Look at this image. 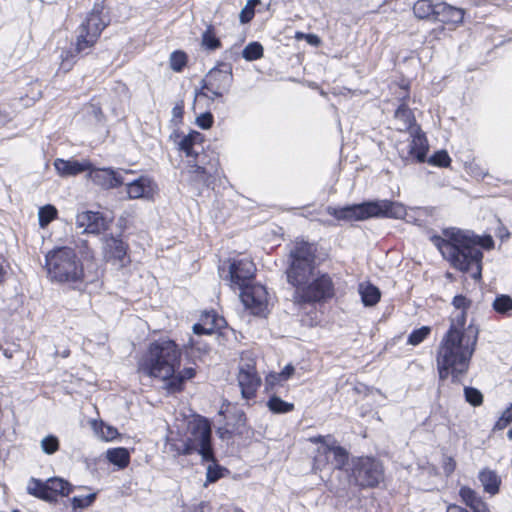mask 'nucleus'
Listing matches in <instances>:
<instances>
[{
	"label": "nucleus",
	"instance_id": "obj_31",
	"mask_svg": "<svg viewBox=\"0 0 512 512\" xmlns=\"http://www.w3.org/2000/svg\"><path fill=\"white\" fill-rule=\"evenodd\" d=\"M107 460L116 465L119 469H124L129 465L130 454L126 448H111L106 451Z\"/></svg>",
	"mask_w": 512,
	"mask_h": 512
},
{
	"label": "nucleus",
	"instance_id": "obj_40",
	"mask_svg": "<svg viewBox=\"0 0 512 512\" xmlns=\"http://www.w3.org/2000/svg\"><path fill=\"white\" fill-rule=\"evenodd\" d=\"M59 446V439L54 435H47L40 442L41 450L47 455L56 453L59 450Z\"/></svg>",
	"mask_w": 512,
	"mask_h": 512
},
{
	"label": "nucleus",
	"instance_id": "obj_33",
	"mask_svg": "<svg viewBox=\"0 0 512 512\" xmlns=\"http://www.w3.org/2000/svg\"><path fill=\"white\" fill-rule=\"evenodd\" d=\"M92 428L94 432L105 441H112L118 436V431L115 427L105 424L102 421H92Z\"/></svg>",
	"mask_w": 512,
	"mask_h": 512
},
{
	"label": "nucleus",
	"instance_id": "obj_24",
	"mask_svg": "<svg viewBox=\"0 0 512 512\" xmlns=\"http://www.w3.org/2000/svg\"><path fill=\"white\" fill-rule=\"evenodd\" d=\"M464 18V10L445 2L438 3V9L436 10L435 21H439L446 24H460Z\"/></svg>",
	"mask_w": 512,
	"mask_h": 512
},
{
	"label": "nucleus",
	"instance_id": "obj_61",
	"mask_svg": "<svg viewBox=\"0 0 512 512\" xmlns=\"http://www.w3.org/2000/svg\"><path fill=\"white\" fill-rule=\"evenodd\" d=\"M305 35H306V34H305V33H303V32H296V34H295V38H296L297 40L305 39Z\"/></svg>",
	"mask_w": 512,
	"mask_h": 512
},
{
	"label": "nucleus",
	"instance_id": "obj_15",
	"mask_svg": "<svg viewBox=\"0 0 512 512\" xmlns=\"http://www.w3.org/2000/svg\"><path fill=\"white\" fill-rule=\"evenodd\" d=\"M244 306L254 315H264L268 305V293L263 285H250L240 290Z\"/></svg>",
	"mask_w": 512,
	"mask_h": 512
},
{
	"label": "nucleus",
	"instance_id": "obj_60",
	"mask_svg": "<svg viewBox=\"0 0 512 512\" xmlns=\"http://www.w3.org/2000/svg\"><path fill=\"white\" fill-rule=\"evenodd\" d=\"M446 512H469V511L459 505L451 504L447 507Z\"/></svg>",
	"mask_w": 512,
	"mask_h": 512
},
{
	"label": "nucleus",
	"instance_id": "obj_53",
	"mask_svg": "<svg viewBox=\"0 0 512 512\" xmlns=\"http://www.w3.org/2000/svg\"><path fill=\"white\" fill-rule=\"evenodd\" d=\"M221 477L220 469L216 465H209L207 468V480L215 482Z\"/></svg>",
	"mask_w": 512,
	"mask_h": 512
},
{
	"label": "nucleus",
	"instance_id": "obj_5",
	"mask_svg": "<svg viewBox=\"0 0 512 512\" xmlns=\"http://www.w3.org/2000/svg\"><path fill=\"white\" fill-rule=\"evenodd\" d=\"M326 212L337 220L362 221L371 217L402 219L406 215V208L399 202L377 200L340 208L328 206Z\"/></svg>",
	"mask_w": 512,
	"mask_h": 512
},
{
	"label": "nucleus",
	"instance_id": "obj_54",
	"mask_svg": "<svg viewBox=\"0 0 512 512\" xmlns=\"http://www.w3.org/2000/svg\"><path fill=\"white\" fill-rule=\"evenodd\" d=\"M184 113V103L183 101H180L175 104V106L172 109V116L174 119L181 120Z\"/></svg>",
	"mask_w": 512,
	"mask_h": 512
},
{
	"label": "nucleus",
	"instance_id": "obj_11",
	"mask_svg": "<svg viewBox=\"0 0 512 512\" xmlns=\"http://www.w3.org/2000/svg\"><path fill=\"white\" fill-rule=\"evenodd\" d=\"M72 491L69 482L62 478L53 477L46 481L31 478L27 484V492L44 501H57L58 497L68 496Z\"/></svg>",
	"mask_w": 512,
	"mask_h": 512
},
{
	"label": "nucleus",
	"instance_id": "obj_6",
	"mask_svg": "<svg viewBox=\"0 0 512 512\" xmlns=\"http://www.w3.org/2000/svg\"><path fill=\"white\" fill-rule=\"evenodd\" d=\"M290 265L286 270L287 281L295 290L314 277L315 249L307 242L296 243L290 252Z\"/></svg>",
	"mask_w": 512,
	"mask_h": 512
},
{
	"label": "nucleus",
	"instance_id": "obj_46",
	"mask_svg": "<svg viewBox=\"0 0 512 512\" xmlns=\"http://www.w3.org/2000/svg\"><path fill=\"white\" fill-rule=\"evenodd\" d=\"M512 422V404L507 407L494 425V430H503Z\"/></svg>",
	"mask_w": 512,
	"mask_h": 512
},
{
	"label": "nucleus",
	"instance_id": "obj_1",
	"mask_svg": "<svg viewBox=\"0 0 512 512\" xmlns=\"http://www.w3.org/2000/svg\"><path fill=\"white\" fill-rule=\"evenodd\" d=\"M444 237L432 236V243L438 248L442 256L450 264L470 276L479 280L482 272L483 253L480 247L490 249L494 242L489 236L481 239L469 231L457 228H448L443 231Z\"/></svg>",
	"mask_w": 512,
	"mask_h": 512
},
{
	"label": "nucleus",
	"instance_id": "obj_29",
	"mask_svg": "<svg viewBox=\"0 0 512 512\" xmlns=\"http://www.w3.org/2000/svg\"><path fill=\"white\" fill-rule=\"evenodd\" d=\"M203 323H196L193 325V332L196 335H210L214 333L215 329L220 327L222 318H217L214 314L207 313L202 318Z\"/></svg>",
	"mask_w": 512,
	"mask_h": 512
},
{
	"label": "nucleus",
	"instance_id": "obj_43",
	"mask_svg": "<svg viewBox=\"0 0 512 512\" xmlns=\"http://www.w3.org/2000/svg\"><path fill=\"white\" fill-rule=\"evenodd\" d=\"M464 395L465 399L468 403H470L473 406H479L483 402V395L482 393L473 387H465L464 388Z\"/></svg>",
	"mask_w": 512,
	"mask_h": 512
},
{
	"label": "nucleus",
	"instance_id": "obj_59",
	"mask_svg": "<svg viewBox=\"0 0 512 512\" xmlns=\"http://www.w3.org/2000/svg\"><path fill=\"white\" fill-rule=\"evenodd\" d=\"M472 511L473 512H491L487 503L484 500L480 504L475 506V508Z\"/></svg>",
	"mask_w": 512,
	"mask_h": 512
},
{
	"label": "nucleus",
	"instance_id": "obj_49",
	"mask_svg": "<svg viewBox=\"0 0 512 512\" xmlns=\"http://www.w3.org/2000/svg\"><path fill=\"white\" fill-rule=\"evenodd\" d=\"M452 304L453 306L461 311H466L470 305H471V301L468 300L465 296L463 295H456L454 298H453V301H452Z\"/></svg>",
	"mask_w": 512,
	"mask_h": 512
},
{
	"label": "nucleus",
	"instance_id": "obj_52",
	"mask_svg": "<svg viewBox=\"0 0 512 512\" xmlns=\"http://www.w3.org/2000/svg\"><path fill=\"white\" fill-rule=\"evenodd\" d=\"M456 469V461L450 457V456H446L444 459H443V470H444V473L447 475V476H450Z\"/></svg>",
	"mask_w": 512,
	"mask_h": 512
},
{
	"label": "nucleus",
	"instance_id": "obj_7",
	"mask_svg": "<svg viewBox=\"0 0 512 512\" xmlns=\"http://www.w3.org/2000/svg\"><path fill=\"white\" fill-rule=\"evenodd\" d=\"M108 24L109 18L104 13L103 4L96 3L78 28L75 45L76 52L82 53L92 48Z\"/></svg>",
	"mask_w": 512,
	"mask_h": 512
},
{
	"label": "nucleus",
	"instance_id": "obj_63",
	"mask_svg": "<svg viewBox=\"0 0 512 512\" xmlns=\"http://www.w3.org/2000/svg\"><path fill=\"white\" fill-rule=\"evenodd\" d=\"M188 346H190L191 348H194L196 346V343L192 338L189 339Z\"/></svg>",
	"mask_w": 512,
	"mask_h": 512
},
{
	"label": "nucleus",
	"instance_id": "obj_50",
	"mask_svg": "<svg viewBox=\"0 0 512 512\" xmlns=\"http://www.w3.org/2000/svg\"><path fill=\"white\" fill-rule=\"evenodd\" d=\"M283 381L284 379L280 373H270L265 379L266 390L272 389L276 385H280Z\"/></svg>",
	"mask_w": 512,
	"mask_h": 512
},
{
	"label": "nucleus",
	"instance_id": "obj_37",
	"mask_svg": "<svg viewBox=\"0 0 512 512\" xmlns=\"http://www.w3.org/2000/svg\"><path fill=\"white\" fill-rule=\"evenodd\" d=\"M267 406L273 413L277 414L288 413L294 409V405L292 403H288L278 396H272L268 400Z\"/></svg>",
	"mask_w": 512,
	"mask_h": 512
},
{
	"label": "nucleus",
	"instance_id": "obj_16",
	"mask_svg": "<svg viewBox=\"0 0 512 512\" xmlns=\"http://www.w3.org/2000/svg\"><path fill=\"white\" fill-rule=\"evenodd\" d=\"M88 172L93 183L107 190L121 186L124 183V174L133 173L125 169L94 168L92 164Z\"/></svg>",
	"mask_w": 512,
	"mask_h": 512
},
{
	"label": "nucleus",
	"instance_id": "obj_9",
	"mask_svg": "<svg viewBox=\"0 0 512 512\" xmlns=\"http://www.w3.org/2000/svg\"><path fill=\"white\" fill-rule=\"evenodd\" d=\"M350 482L361 488H374L384 478L380 461L373 457L352 458L348 469Z\"/></svg>",
	"mask_w": 512,
	"mask_h": 512
},
{
	"label": "nucleus",
	"instance_id": "obj_62",
	"mask_svg": "<svg viewBox=\"0 0 512 512\" xmlns=\"http://www.w3.org/2000/svg\"><path fill=\"white\" fill-rule=\"evenodd\" d=\"M4 275H5V272L3 270V267L0 265V283L3 281Z\"/></svg>",
	"mask_w": 512,
	"mask_h": 512
},
{
	"label": "nucleus",
	"instance_id": "obj_19",
	"mask_svg": "<svg viewBox=\"0 0 512 512\" xmlns=\"http://www.w3.org/2000/svg\"><path fill=\"white\" fill-rule=\"evenodd\" d=\"M76 225L84 233L99 234L106 229V221L99 212L84 211L77 215Z\"/></svg>",
	"mask_w": 512,
	"mask_h": 512
},
{
	"label": "nucleus",
	"instance_id": "obj_22",
	"mask_svg": "<svg viewBox=\"0 0 512 512\" xmlns=\"http://www.w3.org/2000/svg\"><path fill=\"white\" fill-rule=\"evenodd\" d=\"M203 142L204 136L200 132L191 131L179 141L178 148L188 158H199L203 151Z\"/></svg>",
	"mask_w": 512,
	"mask_h": 512
},
{
	"label": "nucleus",
	"instance_id": "obj_23",
	"mask_svg": "<svg viewBox=\"0 0 512 512\" xmlns=\"http://www.w3.org/2000/svg\"><path fill=\"white\" fill-rule=\"evenodd\" d=\"M155 188V183L149 177L141 176L127 184L128 198H149L153 195Z\"/></svg>",
	"mask_w": 512,
	"mask_h": 512
},
{
	"label": "nucleus",
	"instance_id": "obj_3",
	"mask_svg": "<svg viewBox=\"0 0 512 512\" xmlns=\"http://www.w3.org/2000/svg\"><path fill=\"white\" fill-rule=\"evenodd\" d=\"M181 351L170 339H158L151 342L138 363L141 373L168 380L180 366Z\"/></svg>",
	"mask_w": 512,
	"mask_h": 512
},
{
	"label": "nucleus",
	"instance_id": "obj_58",
	"mask_svg": "<svg viewBox=\"0 0 512 512\" xmlns=\"http://www.w3.org/2000/svg\"><path fill=\"white\" fill-rule=\"evenodd\" d=\"M192 512H210L209 504L202 501L194 507Z\"/></svg>",
	"mask_w": 512,
	"mask_h": 512
},
{
	"label": "nucleus",
	"instance_id": "obj_45",
	"mask_svg": "<svg viewBox=\"0 0 512 512\" xmlns=\"http://www.w3.org/2000/svg\"><path fill=\"white\" fill-rule=\"evenodd\" d=\"M429 162L440 167H448L451 163V158L446 151L441 150L431 156Z\"/></svg>",
	"mask_w": 512,
	"mask_h": 512
},
{
	"label": "nucleus",
	"instance_id": "obj_32",
	"mask_svg": "<svg viewBox=\"0 0 512 512\" xmlns=\"http://www.w3.org/2000/svg\"><path fill=\"white\" fill-rule=\"evenodd\" d=\"M437 9L438 3L433 4L431 0H418L413 6V11L417 18L432 19L434 21Z\"/></svg>",
	"mask_w": 512,
	"mask_h": 512
},
{
	"label": "nucleus",
	"instance_id": "obj_55",
	"mask_svg": "<svg viewBox=\"0 0 512 512\" xmlns=\"http://www.w3.org/2000/svg\"><path fill=\"white\" fill-rule=\"evenodd\" d=\"M330 439V436H314V437H310L309 438V441L314 443V444H317V443H320L322 445L324 444H332V441H329Z\"/></svg>",
	"mask_w": 512,
	"mask_h": 512
},
{
	"label": "nucleus",
	"instance_id": "obj_42",
	"mask_svg": "<svg viewBox=\"0 0 512 512\" xmlns=\"http://www.w3.org/2000/svg\"><path fill=\"white\" fill-rule=\"evenodd\" d=\"M430 332V327L422 326L421 328L412 331V333L408 336L407 343L413 346L419 345L428 337Z\"/></svg>",
	"mask_w": 512,
	"mask_h": 512
},
{
	"label": "nucleus",
	"instance_id": "obj_41",
	"mask_svg": "<svg viewBox=\"0 0 512 512\" xmlns=\"http://www.w3.org/2000/svg\"><path fill=\"white\" fill-rule=\"evenodd\" d=\"M187 63V55L183 51H174L169 58L170 68L175 72H181Z\"/></svg>",
	"mask_w": 512,
	"mask_h": 512
},
{
	"label": "nucleus",
	"instance_id": "obj_26",
	"mask_svg": "<svg viewBox=\"0 0 512 512\" xmlns=\"http://www.w3.org/2000/svg\"><path fill=\"white\" fill-rule=\"evenodd\" d=\"M203 158V156H200L199 158H192V160H188L187 171L195 181L206 184L211 173L203 166Z\"/></svg>",
	"mask_w": 512,
	"mask_h": 512
},
{
	"label": "nucleus",
	"instance_id": "obj_57",
	"mask_svg": "<svg viewBox=\"0 0 512 512\" xmlns=\"http://www.w3.org/2000/svg\"><path fill=\"white\" fill-rule=\"evenodd\" d=\"M305 40L313 46H319L321 43L320 38L315 34H307L305 35Z\"/></svg>",
	"mask_w": 512,
	"mask_h": 512
},
{
	"label": "nucleus",
	"instance_id": "obj_10",
	"mask_svg": "<svg viewBox=\"0 0 512 512\" xmlns=\"http://www.w3.org/2000/svg\"><path fill=\"white\" fill-rule=\"evenodd\" d=\"M334 295L332 279L327 274L315 276L295 290L293 300L295 303H314L331 298Z\"/></svg>",
	"mask_w": 512,
	"mask_h": 512
},
{
	"label": "nucleus",
	"instance_id": "obj_27",
	"mask_svg": "<svg viewBox=\"0 0 512 512\" xmlns=\"http://www.w3.org/2000/svg\"><path fill=\"white\" fill-rule=\"evenodd\" d=\"M195 376V369L192 367L184 368L178 374H173L166 380V389L173 393L182 390L183 383L186 380L192 379Z\"/></svg>",
	"mask_w": 512,
	"mask_h": 512
},
{
	"label": "nucleus",
	"instance_id": "obj_34",
	"mask_svg": "<svg viewBox=\"0 0 512 512\" xmlns=\"http://www.w3.org/2000/svg\"><path fill=\"white\" fill-rule=\"evenodd\" d=\"M459 496L463 503H465V505L468 506L471 510H473L475 506L483 501L482 497L475 490L468 486H463L460 488Z\"/></svg>",
	"mask_w": 512,
	"mask_h": 512
},
{
	"label": "nucleus",
	"instance_id": "obj_17",
	"mask_svg": "<svg viewBox=\"0 0 512 512\" xmlns=\"http://www.w3.org/2000/svg\"><path fill=\"white\" fill-rule=\"evenodd\" d=\"M238 384L241 388L242 396L245 399H251L255 396V393L261 384V379L256 372L254 364L247 363L240 366Z\"/></svg>",
	"mask_w": 512,
	"mask_h": 512
},
{
	"label": "nucleus",
	"instance_id": "obj_25",
	"mask_svg": "<svg viewBox=\"0 0 512 512\" xmlns=\"http://www.w3.org/2000/svg\"><path fill=\"white\" fill-rule=\"evenodd\" d=\"M478 479L483 487L484 492L492 496L499 492L501 478L496 471L489 468H484L479 472Z\"/></svg>",
	"mask_w": 512,
	"mask_h": 512
},
{
	"label": "nucleus",
	"instance_id": "obj_21",
	"mask_svg": "<svg viewBox=\"0 0 512 512\" xmlns=\"http://www.w3.org/2000/svg\"><path fill=\"white\" fill-rule=\"evenodd\" d=\"M54 167L59 176L72 177L91 170V163L88 160L77 161L57 158L54 161Z\"/></svg>",
	"mask_w": 512,
	"mask_h": 512
},
{
	"label": "nucleus",
	"instance_id": "obj_2",
	"mask_svg": "<svg viewBox=\"0 0 512 512\" xmlns=\"http://www.w3.org/2000/svg\"><path fill=\"white\" fill-rule=\"evenodd\" d=\"M478 332L473 325H469L465 330H460L455 325L450 326L437 351L436 362L441 380L451 375L453 382L461 381L462 376L468 371L475 351Z\"/></svg>",
	"mask_w": 512,
	"mask_h": 512
},
{
	"label": "nucleus",
	"instance_id": "obj_18",
	"mask_svg": "<svg viewBox=\"0 0 512 512\" xmlns=\"http://www.w3.org/2000/svg\"><path fill=\"white\" fill-rule=\"evenodd\" d=\"M104 257L107 261L112 262L113 265L124 267L129 263L127 256V245L118 238H106L104 244Z\"/></svg>",
	"mask_w": 512,
	"mask_h": 512
},
{
	"label": "nucleus",
	"instance_id": "obj_56",
	"mask_svg": "<svg viewBox=\"0 0 512 512\" xmlns=\"http://www.w3.org/2000/svg\"><path fill=\"white\" fill-rule=\"evenodd\" d=\"M295 369L291 364H288L284 367V369L280 372L284 381L288 380L294 373Z\"/></svg>",
	"mask_w": 512,
	"mask_h": 512
},
{
	"label": "nucleus",
	"instance_id": "obj_12",
	"mask_svg": "<svg viewBox=\"0 0 512 512\" xmlns=\"http://www.w3.org/2000/svg\"><path fill=\"white\" fill-rule=\"evenodd\" d=\"M348 460V451L337 445L336 441L333 440L332 444H324L317 448L313 461V471H323L329 467L341 470L348 463Z\"/></svg>",
	"mask_w": 512,
	"mask_h": 512
},
{
	"label": "nucleus",
	"instance_id": "obj_47",
	"mask_svg": "<svg viewBox=\"0 0 512 512\" xmlns=\"http://www.w3.org/2000/svg\"><path fill=\"white\" fill-rule=\"evenodd\" d=\"M96 498L94 493L84 496H74L72 498V505L74 508H86L90 506Z\"/></svg>",
	"mask_w": 512,
	"mask_h": 512
},
{
	"label": "nucleus",
	"instance_id": "obj_39",
	"mask_svg": "<svg viewBox=\"0 0 512 512\" xmlns=\"http://www.w3.org/2000/svg\"><path fill=\"white\" fill-rule=\"evenodd\" d=\"M263 51L259 42H251L243 49L242 56L247 61H254L263 57Z\"/></svg>",
	"mask_w": 512,
	"mask_h": 512
},
{
	"label": "nucleus",
	"instance_id": "obj_48",
	"mask_svg": "<svg viewBox=\"0 0 512 512\" xmlns=\"http://www.w3.org/2000/svg\"><path fill=\"white\" fill-rule=\"evenodd\" d=\"M196 124L202 129H209L213 124V116L206 112L196 118Z\"/></svg>",
	"mask_w": 512,
	"mask_h": 512
},
{
	"label": "nucleus",
	"instance_id": "obj_35",
	"mask_svg": "<svg viewBox=\"0 0 512 512\" xmlns=\"http://www.w3.org/2000/svg\"><path fill=\"white\" fill-rule=\"evenodd\" d=\"M492 307L499 314L512 316V298L509 295L501 294L496 296Z\"/></svg>",
	"mask_w": 512,
	"mask_h": 512
},
{
	"label": "nucleus",
	"instance_id": "obj_28",
	"mask_svg": "<svg viewBox=\"0 0 512 512\" xmlns=\"http://www.w3.org/2000/svg\"><path fill=\"white\" fill-rule=\"evenodd\" d=\"M358 292L365 306H374L379 302L381 297L380 290L369 282L360 283L358 285Z\"/></svg>",
	"mask_w": 512,
	"mask_h": 512
},
{
	"label": "nucleus",
	"instance_id": "obj_64",
	"mask_svg": "<svg viewBox=\"0 0 512 512\" xmlns=\"http://www.w3.org/2000/svg\"><path fill=\"white\" fill-rule=\"evenodd\" d=\"M507 437L512 440V428L507 432Z\"/></svg>",
	"mask_w": 512,
	"mask_h": 512
},
{
	"label": "nucleus",
	"instance_id": "obj_44",
	"mask_svg": "<svg viewBox=\"0 0 512 512\" xmlns=\"http://www.w3.org/2000/svg\"><path fill=\"white\" fill-rule=\"evenodd\" d=\"M257 3H259V0H249L246 3V5L241 10L240 15H239L241 23L245 24L252 20V18L254 17V14H255L254 6Z\"/></svg>",
	"mask_w": 512,
	"mask_h": 512
},
{
	"label": "nucleus",
	"instance_id": "obj_13",
	"mask_svg": "<svg viewBox=\"0 0 512 512\" xmlns=\"http://www.w3.org/2000/svg\"><path fill=\"white\" fill-rule=\"evenodd\" d=\"M233 75L230 64L222 63L211 69L203 79L202 88L209 91L213 98L222 97L232 85Z\"/></svg>",
	"mask_w": 512,
	"mask_h": 512
},
{
	"label": "nucleus",
	"instance_id": "obj_4",
	"mask_svg": "<svg viewBox=\"0 0 512 512\" xmlns=\"http://www.w3.org/2000/svg\"><path fill=\"white\" fill-rule=\"evenodd\" d=\"M45 268L52 282L77 288L85 281L83 263L71 247H57L49 251L45 256Z\"/></svg>",
	"mask_w": 512,
	"mask_h": 512
},
{
	"label": "nucleus",
	"instance_id": "obj_20",
	"mask_svg": "<svg viewBox=\"0 0 512 512\" xmlns=\"http://www.w3.org/2000/svg\"><path fill=\"white\" fill-rule=\"evenodd\" d=\"M428 151V143L425 135L419 127H415L411 131V140L408 145V152L404 159L414 158L418 162H424Z\"/></svg>",
	"mask_w": 512,
	"mask_h": 512
},
{
	"label": "nucleus",
	"instance_id": "obj_36",
	"mask_svg": "<svg viewBox=\"0 0 512 512\" xmlns=\"http://www.w3.org/2000/svg\"><path fill=\"white\" fill-rule=\"evenodd\" d=\"M202 46L208 50H216L221 47L219 38L216 37L213 25H208L206 30L202 33Z\"/></svg>",
	"mask_w": 512,
	"mask_h": 512
},
{
	"label": "nucleus",
	"instance_id": "obj_14",
	"mask_svg": "<svg viewBox=\"0 0 512 512\" xmlns=\"http://www.w3.org/2000/svg\"><path fill=\"white\" fill-rule=\"evenodd\" d=\"M256 268L249 259L234 260L229 266V285L232 289L242 290L250 286Z\"/></svg>",
	"mask_w": 512,
	"mask_h": 512
},
{
	"label": "nucleus",
	"instance_id": "obj_38",
	"mask_svg": "<svg viewBox=\"0 0 512 512\" xmlns=\"http://www.w3.org/2000/svg\"><path fill=\"white\" fill-rule=\"evenodd\" d=\"M57 216V209L53 205H45L38 211V220L40 227H46Z\"/></svg>",
	"mask_w": 512,
	"mask_h": 512
},
{
	"label": "nucleus",
	"instance_id": "obj_8",
	"mask_svg": "<svg viewBox=\"0 0 512 512\" xmlns=\"http://www.w3.org/2000/svg\"><path fill=\"white\" fill-rule=\"evenodd\" d=\"M179 452L184 455L196 452L201 455L203 461L215 462L211 446V426L208 420L198 419L190 424L189 435Z\"/></svg>",
	"mask_w": 512,
	"mask_h": 512
},
{
	"label": "nucleus",
	"instance_id": "obj_30",
	"mask_svg": "<svg viewBox=\"0 0 512 512\" xmlns=\"http://www.w3.org/2000/svg\"><path fill=\"white\" fill-rule=\"evenodd\" d=\"M395 119L399 122L398 130L406 131L414 129L415 117L411 109L405 103H402L395 111Z\"/></svg>",
	"mask_w": 512,
	"mask_h": 512
},
{
	"label": "nucleus",
	"instance_id": "obj_51",
	"mask_svg": "<svg viewBox=\"0 0 512 512\" xmlns=\"http://www.w3.org/2000/svg\"><path fill=\"white\" fill-rule=\"evenodd\" d=\"M465 323H466V311L461 310V311H458L455 316H453L450 326L455 325L456 328H458L460 330H465L466 329V328H464Z\"/></svg>",
	"mask_w": 512,
	"mask_h": 512
}]
</instances>
